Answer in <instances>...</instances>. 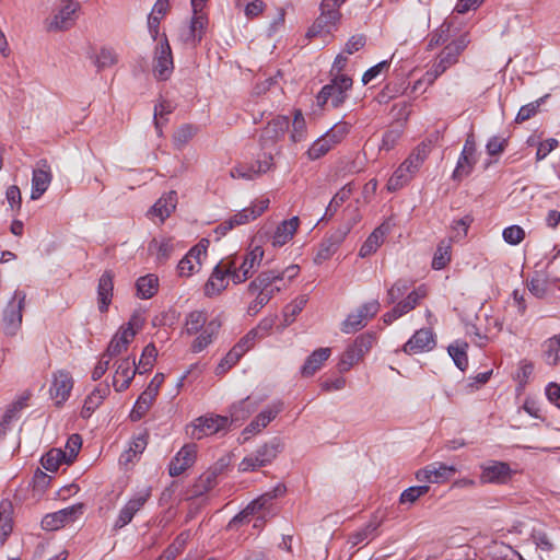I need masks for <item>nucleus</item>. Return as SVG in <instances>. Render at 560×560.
<instances>
[{"instance_id":"obj_1","label":"nucleus","mask_w":560,"mask_h":560,"mask_svg":"<svg viewBox=\"0 0 560 560\" xmlns=\"http://www.w3.org/2000/svg\"><path fill=\"white\" fill-rule=\"evenodd\" d=\"M299 267L289 266L284 270H266L260 272L247 287L249 294H266L272 299L273 295L287 287L285 277L291 280L298 276Z\"/></svg>"},{"instance_id":"obj_2","label":"nucleus","mask_w":560,"mask_h":560,"mask_svg":"<svg viewBox=\"0 0 560 560\" xmlns=\"http://www.w3.org/2000/svg\"><path fill=\"white\" fill-rule=\"evenodd\" d=\"M264 255V248L259 245H255L252 246L244 255L228 259L233 270L232 281L235 284H240L252 278L259 268Z\"/></svg>"},{"instance_id":"obj_3","label":"nucleus","mask_w":560,"mask_h":560,"mask_svg":"<svg viewBox=\"0 0 560 560\" xmlns=\"http://www.w3.org/2000/svg\"><path fill=\"white\" fill-rule=\"evenodd\" d=\"M353 81L346 74L335 75L330 83L324 85L316 96V103L320 108L330 105L332 108L340 107L348 97V91L352 88Z\"/></svg>"},{"instance_id":"obj_4","label":"nucleus","mask_w":560,"mask_h":560,"mask_svg":"<svg viewBox=\"0 0 560 560\" xmlns=\"http://www.w3.org/2000/svg\"><path fill=\"white\" fill-rule=\"evenodd\" d=\"M229 428V417L209 413L195 419L191 424L188 425L187 432L191 439L201 440L205 436L228 431Z\"/></svg>"},{"instance_id":"obj_5","label":"nucleus","mask_w":560,"mask_h":560,"mask_svg":"<svg viewBox=\"0 0 560 560\" xmlns=\"http://www.w3.org/2000/svg\"><path fill=\"white\" fill-rule=\"evenodd\" d=\"M141 327L140 318L133 316L126 326H122L109 341L105 353V358L110 359L118 357L127 351L129 345L135 339Z\"/></svg>"},{"instance_id":"obj_6","label":"nucleus","mask_w":560,"mask_h":560,"mask_svg":"<svg viewBox=\"0 0 560 560\" xmlns=\"http://www.w3.org/2000/svg\"><path fill=\"white\" fill-rule=\"evenodd\" d=\"M339 8L332 0H323L320 3V15L315 20L307 31L308 37H315L322 34H330L340 20Z\"/></svg>"},{"instance_id":"obj_7","label":"nucleus","mask_w":560,"mask_h":560,"mask_svg":"<svg viewBox=\"0 0 560 560\" xmlns=\"http://www.w3.org/2000/svg\"><path fill=\"white\" fill-rule=\"evenodd\" d=\"M26 293L16 290L3 311V325L7 335L14 336L22 325Z\"/></svg>"},{"instance_id":"obj_8","label":"nucleus","mask_w":560,"mask_h":560,"mask_svg":"<svg viewBox=\"0 0 560 560\" xmlns=\"http://www.w3.org/2000/svg\"><path fill=\"white\" fill-rule=\"evenodd\" d=\"M174 70L172 49L166 35L156 45L153 58V74L158 80L170 79Z\"/></svg>"},{"instance_id":"obj_9","label":"nucleus","mask_w":560,"mask_h":560,"mask_svg":"<svg viewBox=\"0 0 560 560\" xmlns=\"http://www.w3.org/2000/svg\"><path fill=\"white\" fill-rule=\"evenodd\" d=\"M380 303L373 300L361 305L355 312L349 314L341 325L345 334H353L365 327L368 320L373 318L380 311Z\"/></svg>"},{"instance_id":"obj_10","label":"nucleus","mask_w":560,"mask_h":560,"mask_svg":"<svg viewBox=\"0 0 560 560\" xmlns=\"http://www.w3.org/2000/svg\"><path fill=\"white\" fill-rule=\"evenodd\" d=\"M290 127V120L287 116H277L264 127L259 137V143L262 150H270L282 140Z\"/></svg>"},{"instance_id":"obj_11","label":"nucleus","mask_w":560,"mask_h":560,"mask_svg":"<svg viewBox=\"0 0 560 560\" xmlns=\"http://www.w3.org/2000/svg\"><path fill=\"white\" fill-rule=\"evenodd\" d=\"M422 163L423 158L420 153L411 154L390 176L387 182V189L389 191H396L405 186L412 178L413 174L419 170Z\"/></svg>"},{"instance_id":"obj_12","label":"nucleus","mask_w":560,"mask_h":560,"mask_svg":"<svg viewBox=\"0 0 560 560\" xmlns=\"http://www.w3.org/2000/svg\"><path fill=\"white\" fill-rule=\"evenodd\" d=\"M284 493L285 487L283 485L276 486L272 490L261 494L259 498L250 502L240 514L233 517L230 522V526L243 523L249 515L267 510L276 498L282 497Z\"/></svg>"},{"instance_id":"obj_13","label":"nucleus","mask_w":560,"mask_h":560,"mask_svg":"<svg viewBox=\"0 0 560 560\" xmlns=\"http://www.w3.org/2000/svg\"><path fill=\"white\" fill-rule=\"evenodd\" d=\"M278 445L270 443L257 448L254 453L247 455L238 465L241 471H253L259 467L270 464L278 455Z\"/></svg>"},{"instance_id":"obj_14","label":"nucleus","mask_w":560,"mask_h":560,"mask_svg":"<svg viewBox=\"0 0 560 560\" xmlns=\"http://www.w3.org/2000/svg\"><path fill=\"white\" fill-rule=\"evenodd\" d=\"M207 257V245L203 241L192 246L188 253L179 260L177 273L179 277H190L198 272L202 266V260Z\"/></svg>"},{"instance_id":"obj_15","label":"nucleus","mask_w":560,"mask_h":560,"mask_svg":"<svg viewBox=\"0 0 560 560\" xmlns=\"http://www.w3.org/2000/svg\"><path fill=\"white\" fill-rule=\"evenodd\" d=\"M477 162V145L475 136L470 132L464 143V148L458 158L457 165L453 172L454 179H462L463 177L468 176L474 165Z\"/></svg>"},{"instance_id":"obj_16","label":"nucleus","mask_w":560,"mask_h":560,"mask_svg":"<svg viewBox=\"0 0 560 560\" xmlns=\"http://www.w3.org/2000/svg\"><path fill=\"white\" fill-rule=\"evenodd\" d=\"M83 512V504H74L57 512L47 514L42 520V527L46 530H57L66 524L74 522Z\"/></svg>"},{"instance_id":"obj_17","label":"nucleus","mask_w":560,"mask_h":560,"mask_svg":"<svg viewBox=\"0 0 560 560\" xmlns=\"http://www.w3.org/2000/svg\"><path fill=\"white\" fill-rule=\"evenodd\" d=\"M232 267L230 266L228 259L222 260L219 265L213 269L209 280L205 284V294L207 296H214L220 294L223 290L226 289L229 284V279L232 280Z\"/></svg>"},{"instance_id":"obj_18","label":"nucleus","mask_w":560,"mask_h":560,"mask_svg":"<svg viewBox=\"0 0 560 560\" xmlns=\"http://www.w3.org/2000/svg\"><path fill=\"white\" fill-rule=\"evenodd\" d=\"M136 373L142 374V371L138 369V365L136 363V359L131 357H127L121 359L116 366L115 375L113 380V386L116 392H124L126 390Z\"/></svg>"},{"instance_id":"obj_19","label":"nucleus","mask_w":560,"mask_h":560,"mask_svg":"<svg viewBox=\"0 0 560 560\" xmlns=\"http://www.w3.org/2000/svg\"><path fill=\"white\" fill-rule=\"evenodd\" d=\"M72 388L73 378L68 371L59 370L54 373L49 393L56 406L59 407L68 400Z\"/></svg>"},{"instance_id":"obj_20","label":"nucleus","mask_w":560,"mask_h":560,"mask_svg":"<svg viewBox=\"0 0 560 560\" xmlns=\"http://www.w3.org/2000/svg\"><path fill=\"white\" fill-rule=\"evenodd\" d=\"M151 495V491L149 488L139 491L135 497H132L125 506L119 511L117 520L115 522V528H122L128 525L136 513H138L147 503Z\"/></svg>"},{"instance_id":"obj_21","label":"nucleus","mask_w":560,"mask_h":560,"mask_svg":"<svg viewBox=\"0 0 560 560\" xmlns=\"http://www.w3.org/2000/svg\"><path fill=\"white\" fill-rule=\"evenodd\" d=\"M425 295L427 291L423 288L411 291L406 299L398 302L392 311L383 315V322L386 325L392 324L394 320L412 311Z\"/></svg>"},{"instance_id":"obj_22","label":"nucleus","mask_w":560,"mask_h":560,"mask_svg":"<svg viewBox=\"0 0 560 560\" xmlns=\"http://www.w3.org/2000/svg\"><path fill=\"white\" fill-rule=\"evenodd\" d=\"M80 9V3L73 0L65 2V5L48 23L49 31H67L72 27L77 20V12Z\"/></svg>"},{"instance_id":"obj_23","label":"nucleus","mask_w":560,"mask_h":560,"mask_svg":"<svg viewBox=\"0 0 560 560\" xmlns=\"http://www.w3.org/2000/svg\"><path fill=\"white\" fill-rule=\"evenodd\" d=\"M435 347L434 334L431 329H419L404 345L402 351L407 354H418L431 351Z\"/></svg>"},{"instance_id":"obj_24","label":"nucleus","mask_w":560,"mask_h":560,"mask_svg":"<svg viewBox=\"0 0 560 560\" xmlns=\"http://www.w3.org/2000/svg\"><path fill=\"white\" fill-rule=\"evenodd\" d=\"M197 456V446L195 444H185L173 457L168 465V474L172 477H178L186 469L195 464Z\"/></svg>"},{"instance_id":"obj_25","label":"nucleus","mask_w":560,"mask_h":560,"mask_svg":"<svg viewBox=\"0 0 560 560\" xmlns=\"http://www.w3.org/2000/svg\"><path fill=\"white\" fill-rule=\"evenodd\" d=\"M192 13L194 15L191 18L190 25L180 35V39L185 44H191L192 46H196L201 42L203 37L206 27L208 25V18L202 12V10L192 8Z\"/></svg>"},{"instance_id":"obj_26","label":"nucleus","mask_w":560,"mask_h":560,"mask_svg":"<svg viewBox=\"0 0 560 560\" xmlns=\"http://www.w3.org/2000/svg\"><path fill=\"white\" fill-rule=\"evenodd\" d=\"M51 171L46 160L37 162L36 167L33 170L32 177V192L33 200L38 199L49 187L51 183Z\"/></svg>"},{"instance_id":"obj_27","label":"nucleus","mask_w":560,"mask_h":560,"mask_svg":"<svg viewBox=\"0 0 560 560\" xmlns=\"http://www.w3.org/2000/svg\"><path fill=\"white\" fill-rule=\"evenodd\" d=\"M512 476L510 465L503 462H490L482 466L480 480L483 483H506Z\"/></svg>"},{"instance_id":"obj_28","label":"nucleus","mask_w":560,"mask_h":560,"mask_svg":"<svg viewBox=\"0 0 560 560\" xmlns=\"http://www.w3.org/2000/svg\"><path fill=\"white\" fill-rule=\"evenodd\" d=\"M457 469L454 466H447L444 464H431L420 469L416 474V478L419 481H428L432 483H441L448 480Z\"/></svg>"},{"instance_id":"obj_29","label":"nucleus","mask_w":560,"mask_h":560,"mask_svg":"<svg viewBox=\"0 0 560 560\" xmlns=\"http://www.w3.org/2000/svg\"><path fill=\"white\" fill-rule=\"evenodd\" d=\"M458 61V57L451 51V49L445 46L443 50L438 56L435 62L432 65L431 69L428 70L423 77V79L432 84L440 75H442L450 67L455 65Z\"/></svg>"},{"instance_id":"obj_30","label":"nucleus","mask_w":560,"mask_h":560,"mask_svg":"<svg viewBox=\"0 0 560 560\" xmlns=\"http://www.w3.org/2000/svg\"><path fill=\"white\" fill-rule=\"evenodd\" d=\"M114 291V272L106 270L98 279L97 284V304L101 313L108 311L112 303Z\"/></svg>"},{"instance_id":"obj_31","label":"nucleus","mask_w":560,"mask_h":560,"mask_svg":"<svg viewBox=\"0 0 560 560\" xmlns=\"http://www.w3.org/2000/svg\"><path fill=\"white\" fill-rule=\"evenodd\" d=\"M300 219L292 217L279 223L271 236V245L273 247H281L290 242L298 231Z\"/></svg>"},{"instance_id":"obj_32","label":"nucleus","mask_w":560,"mask_h":560,"mask_svg":"<svg viewBox=\"0 0 560 560\" xmlns=\"http://www.w3.org/2000/svg\"><path fill=\"white\" fill-rule=\"evenodd\" d=\"M331 354L330 348H319L313 351L301 368V374L305 377L314 375Z\"/></svg>"},{"instance_id":"obj_33","label":"nucleus","mask_w":560,"mask_h":560,"mask_svg":"<svg viewBox=\"0 0 560 560\" xmlns=\"http://www.w3.org/2000/svg\"><path fill=\"white\" fill-rule=\"evenodd\" d=\"M281 411V405H273L262 410L256 418L245 428L244 434L258 433L266 428Z\"/></svg>"},{"instance_id":"obj_34","label":"nucleus","mask_w":560,"mask_h":560,"mask_svg":"<svg viewBox=\"0 0 560 560\" xmlns=\"http://www.w3.org/2000/svg\"><path fill=\"white\" fill-rule=\"evenodd\" d=\"M219 474L220 468L218 467L209 468L203 474H201L192 487L194 495H203L205 493L213 489L217 485V478Z\"/></svg>"},{"instance_id":"obj_35","label":"nucleus","mask_w":560,"mask_h":560,"mask_svg":"<svg viewBox=\"0 0 560 560\" xmlns=\"http://www.w3.org/2000/svg\"><path fill=\"white\" fill-rule=\"evenodd\" d=\"M220 324L217 320L209 322L191 343L192 352H200L206 349L218 334Z\"/></svg>"},{"instance_id":"obj_36","label":"nucleus","mask_w":560,"mask_h":560,"mask_svg":"<svg viewBox=\"0 0 560 560\" xmlns=\"http://www.w3.org/2000/svg\"><path fill=\"white\" fill-rule=\"evenodd\" d=\"M388 229L389 228L386 224H382L381 226L376 228L361 246L359 255L361 257H368L375 253L384 242V237L388 232Z\"/></svg>"},{"instance_id":"obj_37","label":"nucleus","mask_w":560,"mask_h":560,"mask_svg":"<svg viewBox=\"0 0 560 560\" xmlns=\"http://www.w3.org/2000/svg\"><path fill=\"white\" fill-rule=\"evenodd\" d=\"M149 252L156 256L160 262L166 261L175 249V243L173 238L162 237L160 240L154 238L150 242Z\"/></svg>"},{"instance_id":"obj_38","label":"nucleus","mask_w":560,"mask_h":560,"mask_svg":"<svg viewBox=\"0 0 560 560\" xmlns=\"http://www.w3.org/2000/svg\"><path fill=\"white\" fill-rule=\"evenodd\" d=\"M109 394L108 385L97 386L84 400L81 411L83 418H88L102 404L104 398Z\"/></svg>"},{"instance_id":"obj_39","label":"nucleus","mask_w":560,"mask_h":560,"mask_svg":"<svg viewBox=\"0 0 560 560\" xmlns=\"http://www.w3.org/2000/svg\"><path fill=\"white\" fill-rule=\"evenodd\" d=\"M13 506L8 500L0 503V547L12 532Z\"/></svg>"},{"instance_id":"obj_40","label":"nucleus","mask_w":560,"mask_h":560,"mask_svg":"<svg viewBox=\"0 0 560 560\" xmlns=\"http://www.w3.org/2000/svg\"><path fill=\"white\" fill-rule=\"evenodd\" d=\"M148 445V434L141 433L135 436L130 443L129 448L120 455L119 462L127 465L132 462L135 457L145 450Z\"/></svg>"},{"instance_id":"obj_41","label":"nucleus","mask_w":560,"mask_h":560,"mask_svg":"<svg viewBox=\"0 0 560 560\" xmlns=\"http://www.w3.org/2000/svg\"><path fill=\"white\" fill-rule=\"evenodd\" d=\"M467 348L468 343L462 340L454 341L447 348L448 354L460 371H465L468 366Z\"/></svg>"},{"instance_id":"obj_42","label":"nucleus","mask_w":560,"mask_h":560,"mask_svg":"<svg viewBox=\"0 0 560 560\" xmlns=\"http://www.w3.org/2000/svg\"><path fill=\"white\" fill-rule=\"evenodd\" d=\"M137 295L141 299H151L159 288V279L155 275L140 277L136 283Z\"/></svg>"},{"instance_id":"obj_43","label":"nucleus","mask_w":560,"mask_h":560,"mask_svg":"<svg viewBox=\"0 0 560 560\" xmlns=\"http://www.w3.org/2000/svg\"><path fill=\"white\" fill-rule=\"evenodd\" d=\"M308 302V296L303 294L294 299L283 310V327L290 326L296 318V316L303 311Z\"/></svg>"},{"instance_id":"obj_44","label":"nucleus","mask_w":560,"mask_h":560,"mask_svg":"<svg viewBox=\"0 0 560 560\" xmlns=\"http://www.w3.org/2000/svg\"><path fill=\"white\" fill-rule=\"evenodd\" d=\"M451 248H452V238L442 240L438 248L434 253L432 259V268L435 270H441L451 261Z\"/></svg>"},{"instance_id":"obj_45","label":"nucleus","mask_w":560,"mask_h":560,"mask_svg":"<svg viewBox=\"0 0 560 560\" xmlns=\"http://www.w3.org/2000/svg\"><path fill=\"white\" fill-rule=\"evenodd\" d=\"M156 396L149 394V392L144 390L137 399L133 409L130 413V419L132 421H139L151 408L155 400Z\"/></svg>"},{"instance_id":"obj_46","label":"nucleus","mask_w":560,"mask_h":560,"mask_svg":"<svg viewBox=\"0 0 560 560\" xmlns=\"http://www.w3.org/2000/svg\"><path fill=\"white\" fill-rule=\"evenodd\" d=\"M198 127L191 124H184L173 135V143L176 149L182 150L197 135Z\"/></svg>"},{"instance_id":"obj_47","label":"nucleus","mask_w":560,"mask_h":560,"mask_svg":"<svg viewBox=\"0 0 560 560\" xmlns=\"http://www.w3.org/2000/svg\"><path fill=\"white\" fill-rule=\"evenodd\" d=\"M256 409V405L250 401L249 398L241 400L238 404H235L230 409V425L233 422H238L246 419L254 410Z\"/></svg>"},{"instance_id":"obj_48","label":"nucleus","mask_w":560,"mask_h":560,"mask_svg":"<svg viewBox=\"0 0 560 560\" xmlns=\"http://www.w3.org/2000/svg\"><path fill=\"white\" fill-rule=\"evenodd\" d=\"M351 124L338 121L325 135H323L334 147L339 144L350 132Z\"/></svg>"},{"instance_id":"obj_49","label":"nucleus","mask_w":560,"mask_h":560,"mask_svg":"<svg viewBox=\"0 0 560 560\" xmlns=\"http://www.w3.org/2000/svg\"><path fill=\"white\" fill-rule=\"evenodd\" d=\"M117 62L118 55L113 48L109 47H102L94 58V65L96 66L97 71H102L105 68L113 67Z\"/></svg>"},{"instance_id":"obj_50","label":"nucleus","mask_w":560,"mask_h":560,"mask_svg":"<svg viewBox=\"0 0 560 560\" xmlns=\"http://www.w3.org/2000/svg\"><path fill=\"white\" fill-rule=\"evenodd\" d=\"M67 454L58 448H52L42 458L43 467L48 471H56L62 463H67Z\"/></svg>"},{"instance_id":"obj_51","label":"nucleus","mask_w":560,"mask_h":560,"mask_svg":"<svg viewBox=\"0 0 560 560\" xmlns=\"http://www.w3.org/2000/svg\"><path fill=\"white\" fill-rule=\"evenodd\" d=\"M207 322V316L201 311L190 312L185 322L186 332L189 335L199 332L205 326Z\"/></svg>"},{"instance_id":"obj_52","label":"nucleus","mask_w":560,"mask_h":560,"mask_svg":"<svg viewBox=\"0 0 560 560\" xmlns=\"http://www.w3.org/2000/svg\"><path fill=\"white\" fill-rule=\"evenodd\" d=\"M544 347L546 362L550 365H556L560 361V336L548 339Z\"/></svg>"},{"instance_id":"obj_53","label":"nucleus","mask_w":560,"mask_h":560,"mask_svg":"<svg viewBox=\"0 0 560 560\" xmlns=\"http://www.w3.org/2000/svg\"><path fill=\"white\" fill-rule=\"evenodd\" d=\"M364 354L352 343L342 354L339 366L342 372L349 371Z\"/></svg>"},{"instance_id":"obj_54","label":"nucleus","mask_w":560,"mask_h":560,"mask_svg":"<svg viewBox=\"0 0 560 560\" xmlns=\"http://www.w3.org/2000/svg\"><path fill=\"white\" fill-rule=\"evenodd\" d=\"M174 109V106L168 101H161L159 104L154 106V125L159 135H162V126L164 124L163 119L167 121L165 118L168 114H171Z\"/></svg>"},{"instance_id":"obj_55","label":"nucleus","mask_w":560,"mask_h":560,"mask_svg":"<svg viewBox=\"0 0 560 560\" xmlns=\"http://www.w3.org/2000/svg\"><path fill=\"white\" fill-rule=\"evenodd\" d=\"M548 288V278L542 272H535L528 281V290L537 298L545 296Z\"/></svg>"},{"instance_id":"obj_56","label":"nucleus","mask_w":560,"mask_h":560,"mask_svg":"<svg viewBox=\"0 0 560 560\" xmlns=\"http://www.w3.org/2000/svg\"><path fill=\"white\" fill-rule=\"evenodd\" d=\"M158 355V350L153 343H149L144 347L141 358L139 360L138 369L142 371V373L149 371L155 361Z\"/></svg>"},{"instance_id":"obj_57","label":"nucleus","mask_w":560,"mask_h":560,"mask_svg":"<svg viewBox=\"0 0 560 560\" xmlns=\"http://www.w3.org/2000/svg\"><path fill=\"white\" fill-rule=\"evenodd\" d=\"M334 148L328 140L322 136L317 140L313 142V144L310 147L307 154L310 159L317 160L320 156L325 155L328 151H330Z\"/></svg>"},{"instance_id":"obj_58","label":"nucleus","mask_w":560,"mask_h":560,"mask_svg":"<svg viewBox=\"0 0 560 560\" xmlns=\"http://www.w3.org/2000/svg\"><path fill=\"white\" fill-rule=\"evenodd\" d=\"M546 97H547V95L544 97H540L539 100H537L535 102H532V103H528V104L522 106L516 115V119H515L516 122L526 121V120L530 119L533 116H535L538 112V108L544 103Z\"/></svg>"},{"instance_id":"obj_59","label":"nucleus","mask_w":560,"mask_h":560,"mask_svg":"<svg viewBox=\"0 0 560 560\" xmlns=\"http://www.w3.org/2000/svg\"><path fill=\"white\" fill-rule=\"evenodd\" d=\"M450 26L442 24L436 31L432 32L428 40V49L432 50L440 45H443L448 39Z\"/></svg>"},{"instance_id":"obj_60","label":"nucleus","mask_w":560,"mask_h":560,"mask_svg":"<svg viewBox=\"0 0 560 560\" xmlns=\"http://www.w3.org/2000/svg\"><path fill=\"white\" fill-rule=\"evenodd\" d=\"M293 129L290 133V139L292 142L296 143L303 140L305 135V120L300 110L295 112L294 119L292 122Z\"/></svg>"},{"instance_id":"obj_61","label":"nucleus","mask_w":560,"mask_h":560,"mask_svg":"<svg viewBox=\"0 0 560 560\" xmlns=\"http://www.w3.org/2000/svg\"><path fill=\"white\" fill-rule=\"evenodd\" d=\"M429 490H430V487L427 485L410 487L401 493L400 503H413L419 498L427 494L429 492Z\"/></svg>"},{"instance_id":"obj_62","label":"nucleus","mask_w":560,"mask_h":560,"mask_svg":"<svg viewBox=\"0 0 560 560\" xmlns=\"http://www.w3.org/2000/svg\"><path fill=\"white\" fill-rule=\"evenodd\" d=\"M257 337V329H252L243 338L240 339L233 349L243 357L249 349L254 347Z\"/></svg>"},{"instance_id":"obj_63","label":"nucleus","mask_w":560,"mask_h":560,"mask_svg":"<svg viewBox=\"0 0 560 560\" xmlns=\"http://www.w3.org/2000/svg\"><path fill=\"white\" fill-rule=\"evenodd\" d=\"M242 355L236 352L233 348L226 353V355L221 360V362L218 364L215 369L217 375H222L226 371H229L232 366H234Z\"/></svg>"},{"instance_id":"obj_64","label":"nucleus","mask_w":560,"mask_h":560,"mask_svg":"<svg viewBox=\"0 0 560 560\" xmlns=\"http://www.w3.org/2000/svg\"><path fill=\"white\" fill-rule=\"evenodd\" d=\"M503 240L510 245L520 244L525 237V231L518 225H511L503 230Z\"/></svg>"}]
</instances>
